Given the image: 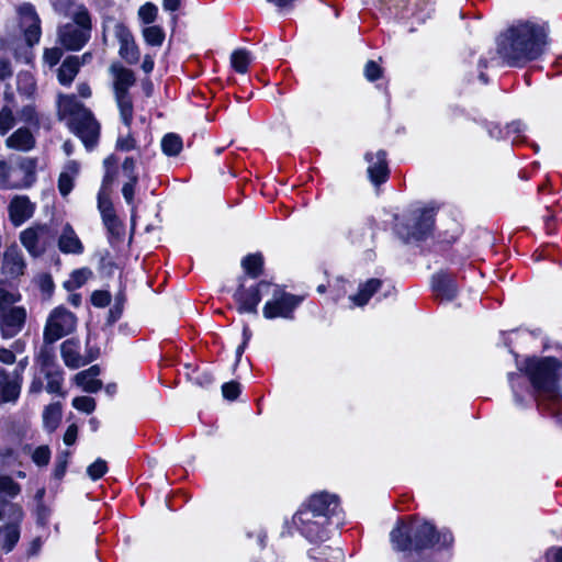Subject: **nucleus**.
Listing matches in <instances>:
<instances>
[{
    "label": "nucleus",
    "instance_id": "obj_1",
    "mask_svg": "<svg viewBox=\"0 0 562 562\" xmlns=\"http://www.w3.org/2000/svg\"><path fill=\"white\" fill-rule=\"evenodd\" d=\"M547 43L546 29L530 21H518L508 26L496 38V58L487 67L524 68L538 59Z\"/></svg>",
    "mask_w": 562,
    "mask_h": 562
},
{
    "label": "nucleus",
    "instance_id": "obj_2",
    "mask_svg": "<svg viewBox=\"0 0 562 562\" xmlns=\"http://www.w3.org/2000/svg\"><path fill=\"white\" fill-rule=\"evenodd\" d=\"M547 43L546 29L530 21H518L508 26L496 38V58L487 67L524 68L538 59Z\"/></svg>",
    "mask_w": 562,
    "mask_h": 562
},
{
    "label": "nucleus",
    "instance_id": "obj_3",
    "mask_svg": "<svg viewBox=\"0 0 562 562\" xmlns=\"http://www.w3.org/2000/svg\"><path fill=\"white\" fill-rule=\"evenodd\" d=\"M390 540L394 550L405 552L404 562H430L424 552L438 543L450 546L453 536L448 530L438 531L429 521L413 518L400 521L391 531Z\"/></svg>",
    "mask_w": 562,
    "mask_h": 562
},
{
    "label": "nucleus",
    "instance_id": "obj_4",
    "mask_svg": "<svg viewBox=\"0 0 562 562\" xmlns=\"http://www.w3.org/2000/svg\"><path fill=\"white\" fill-rule=\"evenodd\" d=\"M518 369L527 376L539 409L554 414L561 408L559 382L562 363L559 360L552 357L526 358Z\"/></svg>",
    "mask_w": 562,
    "mask_h": 562
},
{
    "label": "nucleus",
    "instance_id": "obj_5",
    "mask_svg": "<svg viewBox=\"0 0 562 562\" xmlns=\"http://www.w3.org/2000/svg\"><path fill=\"white\" fill-rule=\"evenodd\" d=\"M53 8L56 13L71 20L57 27V42L68 50H80L91 38L92 18L89 10L74 0H55Z\"/></svg>",
    "mask_w": 562,
    "mask_h": 562
},
{
    "label": "nucleus",
    "instance_id": "obj_6",
    "mask_svg": "<svg viewBox=\"0 0 562 562\" xmlns=\"http://www.w3.org/2000/svg\"><path fill=\"white\" fill-rule=\"evenodd\" d=\"M57 115L59 120L67 119L68 128L78 136L88 150L93 149L100 136V123L93 113L86 108L77 98L71 95H59Z\"/></svg>",
    "mask_w": 562,
    "mask_h": 562
},
{
    "label": "nucleus",
    "instance_id": "obj_7",
    "mask_svg": "<svg viewBox=\"0 0 562 562\" xmlns=\"http://www.w3.org/2000/svg\"><path fill=\"white\" fill-rule=\"evenodd\" d=\"M19 300V294L0 289V333L5 339L15 337L25 325L26 310L14 305Z\"/></svg>",
    "mask_w": 562,
    "mask_h": 562
},
{
    "label": "nucleus",
    "instance_id": "obj_8",
    "mask_svg": "<svg viewBox=\"0 0 562 562\" xmlns=\"http://www.w3.org/2000/svg\"><path fill=\"white\" fill-rule=\"evenodd\" d=\"M112 88L122 123L131 128L134 117L132 90L136 87L134 72H113Z\"/></svg>",
    "mask_w": 562,
    "mask_h": 562
},
{
    "label": "nucleus",
    "instance_id": "obj_9",
    "mask_svg": "<svg viewBox=\"0 0 562 562\" xmlns=\"http://www.w3.org/2000/svg\"><path fill=\"white\" fill-rule=\"evenodd\" d=\"M434 209L413 210L404 222L396 224L395 231L405 243L425 239L434 227Z\"/></svg>",
    "mask_w": 562,
    "mask_h": 562
},
{
    "label": "nucleus",
    "instance_id": "obj_10",
    "mask_svg": "<svg viewBox=\"0 0 562 562\" xmlns=\"http://www.w3.org/2000/svg\"><path fill=\"white\" fill-rule=\"evenodd\" d=\"M77 326V317L64 306L55 307L48 315L44 330V342L55 344L71 334Z\"/></svg>",
    "mask_w": 562,
    "mask_h": 562
},
{
    "label": "nucleus",
    "instance_id": "obj_11",
    "mask_svg": "<svg viewBox=\"0 0 562 562\" xmlns=\"http://www.w3.org/2000/svg\"><path fill=\"white\" fill-rule=\"evenodd\" d=\"M293 524L308 541H324L328 538V517L313 514L311 510L299 509L293 516Z\"/></svg>",
    "mask_w": 562,
    "mask_h": 562
},
{
    "label": "nucleus",
    "instance_id": "obj_12",
    "mask_svg": "<svg viewBox=\"0 0 562 562\" xmlns=\"http://www.w3.org/2000/svg\"><path fill=\"white\" fill-rule=\"evenodd\" d=\"M301 302V297L276 286L272 292V297L266 302L262 308V314L267 319L278 317L292 319L293 312Z\"/></svg>",
    "mask_w": 562,
    "mask_h": 562
},
{
    "label": "nucleus",
    "instance_id": "obj_13",
    "mask_svg": "<svg viewBox=\"0 0 562 562\" xmlns=\"http://www.w3.org/2000/svg\"><path fill=\"white\" fill-rule=\"evenodd\" d=\"M54 237L48 225H35L21 232L20 241L31 256L38 257L52 245Z\"/></svg>",
    "mask_w": 562,
    "mask_h": 562
},
{
    "label": "nucleus",
    "instance_id": "obj_14",
    "mask_svg": "<svg viewBox=\"0 0 562 562\" xmlns=\"http://www.w3.org/2000/svg\"><path fill=\"white\" fill-rule=\"evenodd\" d=\"M19 26L23 33L27 46L31 48L41 40V19L33 4L25 2L16 8Z\"/></svg>",
    "mask_w": 562,
    "mask_h": 562
},
{
    "label": "nucleus",
    "instance_id": "obj_15",
    "mask_svg": "<svg viewBox=\"0 0 562 562\" xmlns=\"http://www.w3.org/2000/svg\"><path fill=\"white\" fill-rule=\"evenodd\" d=\"M271 288L267 281H260L254 286L246 289L243 283L234 293V300L238 304L239 313H257V306L261 301V294Z\"/></svg>",
    "mask_w": 562,
    "mask_h": 562
},
{
    "label": "nucleus",
    "instance_id": "obj_16",
    "mask_svg": "<svg viewBox=\"0 0 562 562\" xmlns=\"http://www.w3.org/2000/svg\"><path fill=\"white\" fill-rule=\"evenodd\" d=\"M36 160L29 157H20L12 160L11 189H21L32 186L35 181Z\"/></svg>",
    "mask_w": 562,
    "mask_h": 562
},
{
    "label": "nucleus",
    "instance_id": "obj_17",
    "mask_svg": "<svg viewBox=\"0 0 562 562\" xmlns=\"http://www.w3.org/2000/svg\"><path fill=\"white\" fill-rule=\"evenodd\" d=\"M300 509L311 510L315 516L328 517V520H330V517L336 515L339 509V502L336 495L322 492L311 496Z\"/></svg>",
    "mask_w": 562,
    "mask_h": 562
},
{
    "label": "nucleus",
    "instance_id": "obj_18",
    "mask_svg": "<svg viewBox=\"0 0 562 562\" xmlns=\"http://www.w3.org/2000/svg\"><path fill=\"white\" fill-rule=\"evenodd\" d=\"M114 35L120 44V56L130 65H134L139 59V52L131 31L123 23H116Z\"/></svg>",
    "mask_w": 562,
    "mask_h": 562
},
{
    "label": "nucleus",
    "instance_id": "obj_19",
    "mask_svg": "<svg viewBox=\"0 0 562 562\" xmlns=\"http://www.w3.org/2000/svg\"><path fill=\"white\" fill-rule=\"evenodd\" d=\"M366 160L369 164L368 175L375 186L384 183L389 179L390 170L386 161V153L378 150L375 154L367 153Z\"/></svg>",
    "mask_w": 562,
    "mask_h": 562
},
{
    "label": "nucleus",
    "instance_id": "obj_20",
    "mask_svg": "<svg viewBox=\"0 0 562 562\" xmlns=\"http://www.w3.org/2000/svg\"><path fill=\"white\" fill-rule=\"evenodd\" d=\"M21 382L18 370L9 373L0 367V402H15L21 392Z\"/></svg>",
    "mask_w": 562,
    "mask_h": 562
},
{
    "label": "nucleus",
    "instance_id": "obj_21",
    "mask_svg": "<svg viewBox=\"0 0 562 562\" xmlns=\"http://www.w3.org/2000/svg\"><path fill=\"white\" fill-rule=\"evenodd\" d=\"M431 286L435 295L441 301H452L458 294L454 277L447 272H438L432 277Z\"/></svg>",
    "mask_w": 562,
    "mask_h": 562
},
{
    "label": "nucleus",
    "instance_id": "obj_22",
    "mask_svg": "<svg viewBox=\"0 0 562 562\" xmlns=\"http://www.w3.org/2000/svg\"><path fill=\"white\" fill-rule=\"evenodd\" d=\"M80 344L76 339H67L60 346V353L65 364L70 369L80 368L91 362L95 357H82L79 352Z\"/></svg>",
    "mask_w": 562,
    "mask_h": 562
},
{
    "label": "nucleus",
    "instance_id": "obj_23",
    "mask_svg": "<svg viewBox=\"0 0 562 562\" xmlns=\"http://www.w3.org/2000/svg\"><path fill=\"white\" fill-rule=\"evenodd\" d=\"M34 213V205L27 196H15L9 204V216L14 226L22 225Z\"/></svg>",
    "mask_w": 562,
    "mask_h": 562
},
{
    "label": "nucleus",
    "instance_id": "obj_24",
    "mask_svg": "<svg viewBox=\"0 0 562 562\" xmlns=\"http://www.w3.org/2000/svg\"><path fill=\"white\" fill-rule=\"evenodd\" d=\"M25 262L23 255L16 247L8 248L3 254L2 273L9 278H16L23 274Z\"/></svg>",
    "mask_w": 562,
    "mask_h": 562
},
{
    "label": "nucleus",
    "instance_id": "obj_25",
    "mask_svg": "<svg viewBox=\"0 0 562 562\" xmlns=\"http://www.w3.org/2000/svg\"><path fill=\"white\" fill-rule=\"evenodd\" d=\"M21 537V522H4L0 525V552H11Z\"/></svg>",
    "mask_w": 562,
    "mask_h": 562
},
{
    "label": "nucleus",
    "instance_id": "obj_26",
    "mask_svg": "<svg viewBox=\"0 0 562 562\" xmlns=\"http://www.w3.org/2000/svg\"><path fill=\"white\" fill-rule=\"evenodd\" d=\"M5 145L11 149L29 151L35 147V137L29 127H20L5 139Z\"/></svg>",
    "mask_w": 562,
    "mask_h": 562
},
{
    "label": "nucleus",
    "instance_id": "obj_27",
    "mask_svg": "<svg viewBox=\"0 0 562 562\" xmlns=\"http://www.w3.org/2000/svg\"><path fill=\"white\" fill-rule=\"evenodd\" d=\"M58 248L64 254L80 255L83 252V245L70 224H66L58 238Z\"/></svg>",
    "mask_w": 562,
    "mask_h": 562
},
{
    "label": "nucleus",
    "instance_id": "obj_28",
    "mask_svg": "<svg viewBox=\"0 0 562 562\" xmlns=\"http://www.w3.org/2000/svg\"><path fill=\"white\" fill-rule=\"evenodd\" d=\"M308 558L314 562H344L345 554L340 548L318 546L310 549Z\"/></svg>",
    "mask_w": 562,
    "mask_h": 562
},
{
    "label": "nucleus",
    "instance_id": "obj_29",
    "mask_svg": "<svg viewBox=\"0 0 562 562\" xmlns=\"http://www.w3.org/2000/svg\"><path fill=\"white\" fill-rule=\"evenodd\" d=\"M382 286V280L370 279L359 286V291L355 295H350V301L357 306H364L369 300L375 294Z\"/></svg>",
    "mask_w": 562,
    "mask_h": 562
},
{
    "label": "nucleus",
    "instance_id": "obj_30",
    "mask_svg": "<svg viewBox=\"0 0 562 562\" xmlns=\"http://www.w3.org/2000/svg\"><path fill=\"white\" fill-rule=\"evenodd\" d=\"M54 344L44 342L40 351L35 356V364L38 368V373L48 369L60 367L56 360Z\"/></svg>",
    "mask_w": 562,
    "mask_h": 562
},
{
    "label": "nucleus",
    "instance_id": "obj_31",
    "mask_svg": "<svg viewBox=\"0 0 562 562\" xmlns=\"http://www.w3.org/2000/svg\"><path fill=\"white\" fill-rule=\"evenodd\" d=\"M41 375L46 380L45 391L50 394H58L65 396L66 394L61 391L64 382V372L60 367L45 370L40 372Z\"/></svg>",
    "mask_w": 562,
    "mask_h": 562
},
{
    "label": "nucleus",
    "instance_id": "obj_32",
    "mask_svg": "<svg viewBox=\"0 0 562 562\" xmlns=\"http://www.w3.org/2000/svg\"><path fill=\"white\" fill-rule=\"evenodd\" d=\"M79 172V165L71 160L69 161L65 170L59 175L58 178V190L63 196L70 193L74 188V179Z\"/></svg>",
    "mask_w": 562,
    "mask_h": 562
},
{
    "label": "nucleus",
    "instance_id": "obj_33",
    "mask_svg": "<svg viewBox=\"0 0 562 562\" xmlns=\"http://www.w3.org/2000/svg\"><path fill=\"white\" fill-rule=\"evenodd\" d=\"M24 513L22 507L13 503L11 499L0 498V521L7 522H22Z\"/></svg>",
    "mask_w": 562,
    "mask_h": 562
},
{
    "label": "nucleus",
    "instance_id": "obj_34",
    "mask_svg": "<svg viewBox=\"0 0 562 562\" xmlns=\"http://www.w3.org/2000/svg\"><path fill=\"white\" fill-rule=\"evenodd\" d=\"M241 267L247 276L256 279L262 274L263 257L260 252L250 254L243 258Z\"/></svg>",
    "mask_w": 562,
    "mask_h": 562
},
{
    "label": "nucleus",
    "instance_id": "obj_35",
    "mask_svg": "<svg viewBox=\"0 0 562 562\" xmlns=\"http://www.w3.org/2000/svg\"><path fill=\"white\" fill-rule=\"evenodd\" d=\"M61 418V406L59 403H54L45 407L43 412V423L45 428L52 432L54 431Z\"/></svg>",
    "mask_w": 562,
    "mask_h": 562
},
{
    "label": "nucleus",
    "instance_id": "obj_36",
    "mask_svg": "<svg viewBox=\"0 0 562 562\" xmlns=\"http://www.w3.org/2000/svg\"><path fill=\"white\" fill-rule=\"evenodd\" d=\"M103 225L111 237L120 238L124 234V227L119 220L115 210L101 214Z\"/></svg>",
    "mask_w": 562,
    "mask_h": 562
},
{
    "label": "nucleus",
    "instance_id": "obj_37",
    "mask_svg": "<svg viewBox=\"0 0 562 562\" xmlns=\"http://www.w3.org/2000/svg\"><path fill=\"white\" fill-rule=\"evenodd\" d=\"M21 493V485L10 475H0V498L13 499Z\"/></svg>",
    "mask_w": 562,
    "mask_h": 562
},
{
    "label": "nucleus",
    "instance_id": "obj_38",
    "mask_svg": "<svg viewBox=\"0 0 562 562\" xmlns=\"http://www.w3.org/2000/svg\"><path fill=\"white\" fill-rule=\"evenodd\" d=\"M252 63V55L245 48H239L233 52L231 56V65L234 70H247Z\"/></svg>",
    "mask_w": 562,
    "mask_h": 562
},
{
    "label": "nucleus",
    "instance_id": "obj_39",
    "mask_svg": "<svg viewBox=\"0 0 562 562\" xmlns=\"http://www.w3.org/2000/svg\"><path fill=\"white\" fill-rule=\"evenodd\" d=\"M162 151L168 156H177L182 149V139L179 135L169 133L161 140Z\"/></svg>",
    "mask_w": 562,
    "mask_h": 562
},
{
    "label": "nucleus",
    "instance_id": "obj_40",
    "mask_svg": "<svg viewBox=\"0 0 562 562\" xmlns=\"http://www.w3.org/2000/svg\"><path fill=\"white\" fill-rule=\"evenodd\" d=\"M16 86L20 93L31 97L36 89V81L32 72H18Z\"/></svg>",
    "mask_w": 562,
    "mask_h": 562
},
{
    "label": "nucleus",
    "instance_id": "obj_41",
    "mask_svg": "<svg viewBox=\"0 0 562 562\" xmlns=\"http://www.w3.org/2000/svg\"><path fill=\"white\" fill-rule=\"evenodd\" d=\"M34 283L42 293L43 299L48 300L54 293L55 284L47 272H42L34 278Z\"/></svg>",
    "mask_w": 562,
    "mask_h": 562
},
{
    "label": "nucleus",
    "instance_id": "obj_42",
    "mask_svg": "<svg viewBox=\"0 0 562 562\" xmlns=\"http://www.w3.org/2000/svg\"><path fill=\"white\" fill-rule=\"evenodd\" d=\"M372 237L373 229L368 225L355 227L349 232L351 243L359 246L368 245L367 240L372 239Z\"/></svg>",
    "mask_w": 562,
    "mask_h": 562
},
{
    "label": "nucleus",
    "instance_id": "obj_43",
    "mask_svg": "<svg viewBox=\"0 0 562 562\" xmlns=\"http://www.w3.org/2000/svg\"><path fill=\"white\" fill-rule=\"evenodd\" d=\"M92 277V271L89 268H81L72 271L70 280L65 283L68 290L78 289L82 286Z\"/></svg>",
    "mask_w": 562,
    "mask_h": 562
},
{
    "label": "nucleus",
    "instance_id": "obj_44",
    "mask_svg": "<svg viewBox=\"0 0 562 562\" xmlns=\"http://www.w3.org/2000/svg\"><path fill=\"white\" fill-rule=\"evenodd\" d=\"M508 380L514 393L515 403L518 406H525L526 401L524 395L521 394V391L524 389V376L521 375V373H509Z\"/></svg>",
    "mask_w": 562,
    "mask_h": 562
},
{
    "label": "nucleus",
    "instance_id": "obj_45",
    "mask_svg": "<svg viewBox=\"0 0 562 562\" xmlns=\"http://www.w3.org/2000/svg\"><path fill=\"white\" fill-rule=\"evenodd\" d=\"M20 121L30 124L33 128L38 130L41 127V116L36 112L35 108L31 104L23 106L19 111Z\"/></svg>",
    "mask_w": 562,
    "mask_h": 562
},
{
    "label": "nucleus",
    "instance_id": "obj_46",
    "mask_svg": "<svg viewBox=\"0 0 562 562\" xmlns=\"http://www.w3.org/2000/svg\"><path fill=\"white\" fill-rule=\"evenodd\" d=\"M15 124V116L13 110L4 105L0 110V134L5 135Z\"/></svg>",
    "mask_w": 562,
    "mask_h": 562
},
{
    "label": "nucleus",
    "instance_id": "obj_47",
    "mask_svg": "<svg viewBox=\"0 0 562 562\" xmlns=\"http://www.w3.org/2000/svg\"><path fill=\"white\" fill-rule=\"evenodd\" d=\"M143 34L145 41L153 46L161 45L165 38V33L162 29L157 25L145 27Z\"/></svg>",
    "mask_w": 562,
    "mask_h": 562
},
{
    "label": "nucleus",
    "instance_id": "obj_48",
    "mask_svg": "<svg viewBox=\"0 0 562 562\" xmlns=\"http://www.w3.org/2000/svg\"><path fill=\"white\" fill-rule=\"evenodd\" d=\"M50 449L48 446L43 445L34 449L31 458L37 467H46L50 461Z\"/></svg>",
    "mask_w": 562,
    "mask_h": 562
},
{
    "label": "nucleus",
    "instance_id": "obj_49",
    "mask_svg": "<svg viewBox=\"0 0 562 562\" xmlns=\"http://www.w3.org/2000/svg\"><path fill=\"white\" fill-rule=\"evenodd\" d=\"M64 52L60 47L45 48L43 54V63L45 66L53 68L61 59Z\"/></svg>",
    "mask_w": 562,
    "mask_h": 562
},
{
    "label": "nucleus",
    "instance_id": "obj_50",
    "mask_svg": "<svg viewBox=\"0 0 562 562\" xmlns=\"http://www.w3.org/2000/svg\"><path fill=\"white\" fill-rule=\"evenodd\" d=\"M72 406L80 412L90 414L95 409V401L89 396H78L72 400Z\"/></svg>",
    "mask_w": 562,
    "mask_h": 562
},
{
    "label": "nucleus",
    "instance_id": "obj_51",
    "mask_svg": "<svg viewBox=\"0 0 562 562\" xmlns=\"http://www.w3.org/2000/svg\"><path fill=\"white\" fill-rule=\"evenodd\" d=\"M68 459H69L68 451H63L57 454L56 462H55V469H54V477L55 479L60 480L64 477L66 470H67V465H68Z\"/></svg>",
    "mask_w": 562,
    "mask_h": 562
},
{
    "label": "nucleus",
    "instance_id": "obj_52",
    "mask_svg": "<svg viewBox=\"0 0 562 562\" xmlns=\"http://www.w3.org/2000/svg\"><path fill=\"white\" fill-rule=\"evenodd\" d=\"M108 471L106 462L103 459H97L92 464H90L87 469L88 475L97 481L101 479Z\"/></svg>",
    "mask_w": 562,
    "mask_h": 562
},
{
    "label": "nucleus",
    "instance_id": "obj_53",
    "mask_svg": "<svg viewBox=\"0 0 562 562\" xmlns=\"http://www.w3.org/2000/svg\"><path fill=\"white\" fill-rule=\"evenodd\" d=\"M75 382L81 386L85 392L95 393L102 387V381L98 379L86 378L82 381L78 379V373L75 375Z\"/></svg>",
    "mask_w": 562,
    "mask_h": 562
},
{
    "label": "nucleus",
    "instance_id": "obj_54",
    "mask_svg": "<svg viewBox=\"0 0 562 562\" xmlns=\"http://www.w3.org/2000/svg\"><path fill=\"white\" fill-rule=\"evenodd\" d=\"M157 15V7L150 2L145 3L138 10L139 19L146 23L150 24L155 21Z\"/></svg>",
    "mask_w": 562,
    "mask_h": 562
},
{
    "label": "nucleus",
    "instance_id": "obj_55",
    "mask_svg": "<svg viewBox=\"0 0 562 562\" xmlns=\"http://www.w3.org/2000/svg\"><path fill=\"white\" fill-rule=\"evenodd\" d=\"M115 148L121 151H131L136 149V139L131 133L120 135L116 139Z\"/></svg>",
    "mask_w": 562,
    "mask_h": 562
},
{
    "label": "nucleus",
    "instance_id": "obj_56",
    "mask_svg": "<svg viewBox=\"0 0 562 562\" xmlns=\"http://www.w3.org/2000/svg\"><path fill=\"white\" fill-rule=\"evenodd\" d=\"M11 171H12V160L0 161V187L4 189H11L10 180H11Z\"/></svg>",
    "mask_w": 562,
    "mask_h": 562
},
{
    "label": "nucleus",
    "instance_id": "obj_57",
    "mask_svg": "<svg viewBox=\"0 0 562 562\" xmlns=\"http://www.w3.org/2000/svg\"><path fill=\"white\" fill-rule=\"evenodd\" d=\"M123 296H116L114 304L109 311L108 324L112 325L121 318L123 314Z\"/></svg>",
    "mask_w": 562,
    "mask_h": 562
},
{
    "label": "nucleus",
    "instance_id": "obj_58",
    "mask_svg": "<svg viewBox=\"0 0 562 562\" xmlns=\"http://www.w3.org/2000/svg\"><path fill=\"white\" fill-rule=\"evenodd\" d=\"M98 210L100 214H104L114 210L110 199V193L105 192L104 190H99L98 192Z\"/></svg>",
    "mask_w": 562,
    "mask_h": 562
},
{
    "label": "nucleus",
    "instance_id": "obj_59",
    "mask_svg": "<svg viewBox=\"0 0 562 562\" xmlns=\"http://www.w3.org/2000/svg\"><path fill=\"white\" fill-rule=\"evenodd\" d=\"M136 162L133 157H126L122 164V171L124 176L132 181L138 180V176L135 171Z\"/></svg>",
    "mask_w": 562,
    "mask_h": 562
},
{
    "label": "nucleus",
    "instance_id": "obj_60",
    "mask_svg": "<svg viewBox=\"0 0 562 562\" xmlns=\"http://www.w3.org/2000/svg\"><path fill=\"white\" fill-rule=\"evenodd\" d=\"M91 302L95 307H105L111 303V294L108 291H94L91 295Z\"/></svg>",
    "mask_w": 562,
    "mask_h": 562
},
{
    "label": "nucleus",
    "instance_id": "obj_61",
    "mask_svg": "<svg viewBox=\"0 0 562 562\" xmlns=\"http://www.w3.org/2000/svg\"><path fill=\"white\" fill-rule=\"evenodd\" d=\"M223 396L227 400H236L240 393V385L237 382H227L222 386Z\"/></svg>",
    "mask_w": 562,
    "mask_h": 562
},
{
    "label": "nucleus",
    "instance_id": "obj_62",
    "mask_svg": "<svg viewBox=\"0 0 562 562\" xmlns=\"http://www.w3.org/2000/svg\"><path fill=\"white\" fill-rule=\"evenodd\" d=\"M82 66H85V61H80L79 56L70 55L64 59L57 70H79Z\"/></svg>",
    "mask_w": 562,
    "mask_h": 562
},
{
    "label": "nucleus",
    "instance_id": "obj_63",
    "mask_svg": "<svg viewBox=\"0 0 562 562\" xmlns=\"http://www.w3.org/2000/svg\"><path fill=\"white\" fill-rule=\"evenodd\" d=\"M137 182H138V180H135V181L128 180L126 183H124V186L122 188V194L127 204L133 203L134 194H135V187H136Z\"/></svg>",
    "mask_w": 562,
    "mask_h": 562
},
{
    "label": "nucleus",
    "instance_id": "obj_64",
    "mask_svg": "<svg viewBox=\"0 0 562 562\" xmlns=\"http://www.w3.org/2000/svg\"><path fill=\"white\" fill-rule=\"evenodd\" d=\"M547 562H562V548L552 547L546 553Z\"/></svg>",
    "mask_w": 562,
    "mask_h": 562
}]
</instances>
